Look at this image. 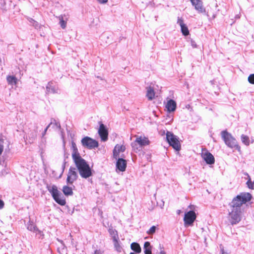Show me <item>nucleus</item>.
I'll list each match as a JSON object with an SVG mask.
<instances>
[{"label": "nucleus", "mask_w": 254, "mask_h": 254, "mask_svg": "<svg viewBox=\"0 0 254 254\" xmlns=\"http://www.w3.org/2000/svg\"><path fill=\"white\" fill-rule=\"evenodd\" d=\"M159 249L160 251L162 250V249H163V247L161 244L159 245Z\"/></svg>", "instance_id": "nucleus-45"}, {"label": "nucleus", "mask_w": 254, "mask_h": 254, "mask_svg": "<svg viewBox=\"0 0 254 254\" xmlns=\"http://www.w3.org/2000/svg\"><path fill=\"white\" fill-rule=\"evenodd\" d=\"M196 214L194 211L190 210L186 212L185 214L184 218V226L186 227L191 226L196 219Z\"/></svg>", "instance_id": "nucleus-9"}, {"label": "nucleus", "mask_w": 254, "mask_h": 254, "mask_svg": "<svg viewBox=\"0 0 254 254\" xmlns=\"http://www.w3.org/2000/svg\"><path fill=\"white\" fill-rule=\"evenodd\" d=\"M160 254H166V253L164 251L161 250L160 251Z\"/></svg>", "instance_id": "nucleus-44"}, {"label": "nucleus", "mask_w": 254, "mask_h": 254, "mask_svg": "<svg viewBox=\"0 0 254 254\" xmlns=\"http://www.w3.org/2000/svg\"><path fill=\"white\" fill-rule=\"evenodd\" d=\"M41 156L42 157H43L42 152H41Z\"/></svg>", "instance_id": "nucleus-48"}, {"label": "nucleus", "mask_w": 254, "mask_h": 254, "mask_svg": "<svg viewBox=\"0 0 254 254\" xmlns=\"http://www.w3.org/2000/svg\"><path fill=\"white\" fill-rule=\"evenodd\" d=\"M94 254H102L99 250H96L94 252Z\"/></svg>", "instance_id": "nucleus-43"}, {"label": "nucleus", "mask_w": 254, "mask_h": 254, "mask_svg": "<svg viewBox=\"0 0 254 254\" xmlns=\"http://www.w3.org/2000/svg\"><path fill=\"white\" fill-rule=\"evenodd\" d=\"M29 22L32 23L33 24V25L34 26H35V27H37L38 26V23L35 21L34 20L32 19V18H30L29 20Z\"/></svg>", "instance_id": "nucleus-38"}, {"label": "nucleus", "mask_w": 254, "mask_h": 254, "mask_svg": "<svg viewBox=\"0 0 254 254\" xmlns=\"http://www.w3.org/2000/svg\"><path fill=\"white\" fill-rule=\"evenodd\" d=\"M166 139L169 145L175 150L180 151L181 149V143L179 137L170 131H167Z\"/></svg>", "instance_id": "nucleus-6"}, {"label": "nucleus", "mask_w": 254, "mask_h": 254, "mask_svg": "<svg viewBox=\"0 0 254 254\" xmlns=\"http://www.w3.org/2000/svg\"><path fill=\"white\" fill-rule=\"evenodd\" d=\"M63 193L65 195H72L73 194V191L70 187L67 186H64L63 188Z\"/></svg>", "instance_id": "nucleus-24"}, {"label": "nucleus", "mask_w": 254, "mask_h": 254, "mask_svg": "<svg viewBox=\"0 0 254 254\" xmlns=\"http://www.w3.org/2000/svg\"><path fill=\"white\" fill-rule=\"evenodd\" d=\"M181 32L184 36H188L189 34V31L188 27L185 24L183 26H181Z\"/></svg>", "instance_id": "nucleus-30"}, {"label": "nucleus", "mask_w": 254, "mask_h": 254, "mask_svg": "<svg viewBox=\"0 0 254 254\" xmlns=\"http://www.w3.org/2000/svg\"><path fill=\"white\" fill-rule=\"evenodd\" d=\"M146 97L149 100H152L155 98V91L153 88L149 86L146 88Z\"/></svg>", "instance_id": "nucleus-19"}, {"label": "nucleus", "mask_w": 254, "mask_h": 254, "mask_svg": "<svg viewBox=\"0 0 254 254\" xmlns=\"http://www.w3.org/2000/svg\"><path fill=\"white\" fill-rule=\"evenodd\" d=\"M195 9L200 13H205V9L203 7V3L200 0H190Z\"/></svg>", "instance_id": "nucleus-13"}, {"label": "nucleus", "mask_w": 254, "mask_h": 254, "mask_svg": "<svg viewBox=\"0 0 254 254\" xmlns=\"http://www.w3.org/2000/svg\"><path fill=\"white\" fill-rule=\"evenodd\" d=\"M119 241V240L113 241V243L116 250L118 252H121L122 251V247L120 245Z\"/></svg>", "instance_id": "nucleus-29"}, {"label": "nucleus", "mask_w": 254, "mask_h": 254, "mask_svg": "<svg viewBox=\"0 0 254 254\" xmlns=\"http://www.w3.org/2000/svg\"><path fill=\"white\" fill-rule=\"evenodd\" d=\"M27 228L28 230L33 232L39 231L37 227L34 224L33 222L29 221L27 225Z\"/></svg>", "instance_id": "nucleus-27"}, {"label": "nucleus", "mask_w": 254, "mask_h": 254, "mask_svg": "<svg viewBox=\"0 0 254 254\" xmlns=\"http://www.w3.org/2000/svg\"><path fill=\"white\" fill-rule=\"evenodd\" d=\"M52 125L59 130L61 129V125L59 122H57L55 121L54 123H52Z\"/></svg>", "instance_id": "nucleus-37"}, {"label": "nucleus", "mask_w": 254, "mask_h": 254, "mask_svg": "<svg viewBox=\"0 0 254 254\" xmlns=\"http://www.w3.org/2000/svg\"><path fill=\"white\" fill-rule=\"evenodd\" d=\"M156 227L155 226H152L147 231V233L148 235H153L156 231Z\"/></svg>", "instance_id": "nucleus-34"}, {"label": "nucleus", "mask_w": 254, "mask_h": 254, "mask_svg": "<svg viewBox=\"0 0 254 254\" xmlns=\"http://www.w3.org/2000/svg\"><path fill=\"white\" fill-rule=\"evenodd\" d=\"M176 102L172 99L168 100L165 104V108L167 109V112L170 113L174 112L176 110Z\"/></svg>", "instance_id": "nucleus-14"}, {"label": "nucleus", "mask_w": 254, "mask_h": 254, "mask_svg": "<svg viewBox=\"0 0 254 254\" xmlns=\"http://www.w3.org/2000/svg\"><path fill=\"white\" fill-rule=\"evenodd\" d=\"M71 149H72V153L71 156L73 159V161L76 160L79 158L81 157L79 153L78 152V149L76 147V145L75 143L73 141L71 142Z\"/></svg>", "instance_id": "nucleus-16"}, {"label": "nucleus", "mask_w": 254, "mask_h": 254, "mask_svg": "<svg viewBox=\"0 0 254 254\" xmlns=\"http://www.w3.org/2000/svg\"><path fill=\"white\" fill-rule=\"evenodd\" d=\"M249 179L247 182V185L248 188L250 189L254 190V181L252 182L251 180L250 176L247 174Z\"/></svg>", "instance_id": "nucleus-31"}, {"label": "nucleus", "mask_w": 254, "mask_h": 254, "mask_svg": "<svg viewBox=\"0 0 254 254\" xmlns=\"http://www.w3.org/2000/svg\"><path fill=\"white\" fill-rule=\"evenodd\" d=\"M52 125V122H51L45 129L43 133H42V140L43 141H46V138L44 137L45 134H46L48 128Z\"/></svg>", "instance_id": "nucleus-33"}, {"label": "nucleus", "mask_w": 254, "mask_h": 254, "mask_svg": "<svg viewBox=\"0 0 254 254\" xmlns=\"http://www.w3.org/2000/svg\"><path fill=\"white\" fill-rule=\"evenodd\" d=\"M109 232L113 239V241L119 240L118 232L113 229H109Z\"/></svg>", "instance_id": "nucleus-25"}, {"label": "nucleus", "mask_w": 254, "mask_h": 254, "mask_svg": "<svg viewBox=\"0 0 254 254\" xmlns=\"http://www.w3.org/2000/svg\"><path fill=\"white\" fill-rule=\"evenodd\" d=\"M78 178V174L76 172V169L73 167L69 168L66 183L68 184L72 185Z\"/></svg>", "instance_id": "nucleus-10"}, {"label": "nucleus", "mask_w": 254, "mask_h": 254, "mask_svg": "<svg viewBox=\"0 0 254 254\" xmlns=\"http://www.w3.org/2000/svg\"><path fill=\"white\" fill-rule=\"evenodd\" d=\"M37 137V131L36 130L31 131L26 137V139L28 142L32 143L34 142Z\"/></svg>", "instance_id": "nucleus-20"}, {"label": "nucleus", "mask_w": 254, "mask_h": 254, "mask_svg": "<svg viewBox=\"0 0 254 254\" xmlns=\"http://www.w3.org/2000/svg\"><path fill=\"white\" fill-rule=\"evenodd\" d=\"M4 139L0 137V156L2 154L4 149Z\"/></svg>", "instance_id": "nucleus-32"}, {"label": "nucleus", "mask_w": 254, "mask_h": 254, "mask_svg": "<svg viewBox=\"0 0 254 254\" xmlns=\"http://www.w3.org/2000/svg\"><path fill=\"white\" fill-rule=\"evenodd\" d=\"M221 135L222 139L228 147L231 148H236L240 149V147L237 144L236 139L226 130L222 131Z\"/></svg>", "instance_id": "nucleus-4"}, {"label": "nucleus", "mask_w": 254, "mask_h": 254, "mask_svg": "<svg viewBox=\"0 0 254 254\" xmlns=\"http://www.w3.org/2000/svg\"><path fill=\"white\" fill-rule=\"evenodd\" d=\"M248 81L251 83L254 84V74H251L248 77Z\"/></svg>", "instance_id": "nucleus-35"}, {"label": "nucleus", "mask_w": 254, "mask_h": 254, "mask_svg": "<svg viewBox=\"0 0 254 254\" xmlns=\"http://www.w3.org/2000/svg\"><path fill=\"white\" fill-rule=\"evenodd\" d=\"M180 212H181V210H178L177 211V213H178V214H180Z\"/></svg>", "instance_id": "nucleus-46"}, {"label": "nucleus", "mask_w": 254, "mask_h": 254, "mask_svg": "<svg viewBox=\"0 0 254 254\" xmlns=\"http://www.w3.org/2000/svg\"><path fill=\"white\" fill-rule=\"evenodd\" d=\"M100 3H105L108 0H97Z\"/></svg>", "instance_id": "nucleus-41"}, {"label": "nucleus", "mask_w": 254, "mask_h": 254, "mask_svg": "<svg viewBox=\"0 0 254 254\" xmlns=\"http://www.w3.org/2000/svg\"><path fill=\"white\" fill-rule=\"evenodd\" d=\"M60 20V24L63 29H65L66 26V22L67 21V17L65 15H61L59 17Z\"/></svg>", "instance_id": "nucleus-21"}, {"label": "nucleus", "mask_w": 254, "mask_h": 254, "mask_svg": "<svg viewBox=\"0 0 254 254\" xmlns=\"http://www.w3.org/2000/svg\"><path fill=\"white\" fill-rule=\"evenodd\" d=\"M4 202L2 200L0 199V209H1L2 208H3L4 207Z\"/></svg>", "instance_id": "nucleus-40"}, {"label": "nucleus", "mask_w": 254, "mask_h": 254, "mask_svg": "<svg viewBox=\"0 0 254 254\" xmlns=\"http://www.w3.org/2000/svg\"><path fill=\"white\" fill-rule=\"evenodd\" d=\"M252 197V195L249 192H242L233 199L229 206L231 209L242 210V205L250 201Z\"/></svg>", "instance_id": "nucleus-1"}, {"label": "nucleus", "mask_w": 254, "mask_h": 254, "mask_svg": "<svg viewBox=\"0 0 254 254\" xmlns=\"http://www.w3.org/2000/svg\"><path fill=\"white\" fill-rule=\"evenodd\" d=\"M127 166V163L125 160L122 158H119L117 163L116 167L120 171H125Z\"/></svg>", "instance_id": "nucleus-18"}, {"label": "nucleus", "mask_w": 254, "mask_h": 254, "mask_svg": "<svg viewBox=\"0 0 254 254\" xmlns=\"http://www.w3.org/2000/svg\"><path fill=\"white\" fill-rule=\"evenodd\" d=\"M201 157L207 164L212 165L215 162L214 157L207 150H205L202 152Z\"/></svg>", "instance_id": "nucleus-11"}, {"label": "nucleus", "mask_w": 254, "mask_h": 254, "mask_svg": "<svg viewBox=\"0 0 254 254\" xmlns=\"http://www.w3.org/2000/svg\"><path fill=\"white\" fill-rule=\"evenodd\" d=\"M125 149H126L125 146H124L123 145H119V144L116 145L115 146L114 151H113L114 157L117 159L118 157H119V153L120 152H124Z\"/></svg>", "instance_id": "nucleus-17"}, {"label": "nucleus", "mask_w": 254, "mask_h": 254, "mask_svg": "<svg viewBox=\"0 0 254 254\" xmlns=\"http://www.w3.org/2000/svg\"><path fill=\"white\" fill-rule=\"evenodd\" d=\"M130 248L132 251L135 252L136 253H140L141 252V248L139 245L137 243H132L130 245Z\"/></svg>", "instance_id": "nucleus-26"}, {"label": "nucleus", "mask_w": 254, "mask_h": 254, "mask_svg": "<svg viewBox=\"0 0 254 254\" xmlns=\"http://www.w3.org/2000/svg\"><path fill=\"white\" fill-rule=\"evenodd\" d=\"M98 133L101 137V140L106 141L108 139V132L105 125L102 123L100 124L98 129Z\"/></svg>", "instance_id": "nucleus-12"}, {"label": "nucleus", "mask_w": 254, "mask_h": 254, "mask_svg": "<svg viewBox=\"0 0 254 254\" xmlns=\"http://www.w3.org/2000/svg\"><path fill=\"white\" fill-rule=\"evenodd\" d=\"M59 89L58 86L53 82H49L46 86L47 93H58Z\"/></svg>", "instance_id": "nucleus-15"}, {"label": "nucleus", "mask_w": 254, "mask_h": 254, "mask_svg": "<svg viewBox=\"0 0 254 254\" xmlns=\"http://www.w3.org/2000/svg\"><path fill=\"white\" fill-rule=\"evenodd\" d=\"M6 80L8 84L13 86L16 85L17 79L15 76L8 75L6 77Z\"/></svg>", "instance_id": "nucleus-22"}, {"label": "nucleus", "mask_w": 254, "mask_h": 254, "mask_svg": "<svg viewBox=\"0 0 254 254\" xmlns=\"http://www.w3.org/2000/svg\"><path fill=\"white\" fill-rule=\"evenodd\" d=\"M65 164H66V162H64L63 163V165H62L63 172H64V170L65 166Z\"/></svg>", "instance_id": "nucleus-42"}, {"label": "nucleus", "mask_w": 254, "mask_h": 254, "mask_svg": "<svg viewBox=\"0 0 254 254\" xmlns=\"http://www.w3.org/2000/svg\"><path fill=\"white\" fill-rule=\"evenodd\" d=\"M47 188L48 190L51 193L55 201L62 206H64L65 204L66 201L65 199L61 197V193L58 190L56 186L53 185H47Z\"/></svg>", "instance_id": "nucleus-3"}, {"label": "nucleus", "mask_w": 254, "mask_h": 254, "mask_svg": "<svg viewBox=\"0 0 254 254\" xmlns=\"http://www.w3.org/2000/svg\"><path fill=\"white\" fill-rule=\"evenodd\" d=\"M73 162L82 178L87 179L92 176L91 168L84 159L80 157L73 160Z\"/></svg>", "instance_id": "nucleus-2"}, {"label": "nucleus", "mask_w": 254, "mask_h": 254, "mask_svg": "<svg viewBox=\"0 0 254 254\" xmlns=\"http://www.w3.org/2000/svg\"><path fill=\"white\" fill-rule=\"evenodd\" d=\"M242 219V211L231 209L228 214V220L232 225L239 223Z\"/></svg>", "instance_id": "nucleus-7"}, {"label": "nucleus", "mask_w": 254, "mask_h": 254, "mask_svg": "<svg viewBox=\"0 0 254 254\" xmlns=\"http://www.w3.org/2000/svg\"><path fill=\"white\" fill-rule=\"evenodd\" d=\"M82 145L89 149L97 148L99 146L98 141L88 136L83 137L81 140Z\"/></svg>", "instance_id": "nucleus-8"}, {"label": "nucleus", "mask_w": 254, "mask_h": 254, "mask_svg": "<svg viewBox=\"0 0 254 254\" xmlns=\"http://www.w3.org/2000/svg\"><path fill=\"white\" fill-rule=\"evenodd\" d=\"M221 248V254H228V253L226 252H225L224 250V248L222 247V246H220Z\"/></svg>", "instance_id": "nucleus-39"}, {"label": "nucleus", "mask_w": 254, "mask_h": 254, "mask_svg": "<svg viewBox=\"0 0 254 254\" xmlns=\"http://www.w3.org/2000/svg\"><path fill=\"white\" fill-rule=\"evenodd\" d=\"M144 253L145 254H152V247L149 242H145L143 246Z\"/></svg>", "instance_id": "nucleus-23"}, {"label": "nucleus", "mask_w": 254, "mask_h": 254, "mask_svg": "<svg viewBox=\"0 0 254 254\" xmlns=\"http://www.w3.org/2000/svg\"><path fill=\"white\" fill-rule=\"evenodd\" d=\"M7 148H8V149L9 150V143L8 144Z\"/></svg>", "instance_id": "nucleus-47"}, {"label": "nucleus", "mask_w": 254, "mask_h": 254, "mask_svg": "<svg viewBox=\"0 0 254 254\" xmlns=\"http://www.w3.org/2000/svg\"><path fill=\"white\" fill-rule=\"evenodd\" d=\"M135 137L136 139L131 144V147L134 150H139V148L148 145L150 143L148 138L144 135H135Z\"/></svg>", "instance_id": "nucleus-5"}, {"label": "nucleus", "mask_w": 254, "mask_h": 254, "mask_svg": "<svg viewBox=\"0 0 254 254\" xmlns=\"http://www.w3.org/2000/svg\"><path fill=\"white\" fill-rule=\"evenodd\" d=\"M177 24H178L180 27L185 25L184 23L183 19L182 17H178L177 19Z\"/></svg>", "instance_id": "nucleus-36"}, {"label": "nucleus", "mask_w": 254, "mask_h": 254, "mask_svg": "<svg viewBox=\"0 0 254 254\" xmlns=\"http://www.w3.org/2000/svg\"><path fill=\"white\" fill-rule=\"evenodd\" d=\"M241 141L242 142L245 144L246 145L248 146L250 144V139L248 136L244 134H242L241 136Z\"/></svg>", "instance_id": "nucleus-28"}]
</instances>
